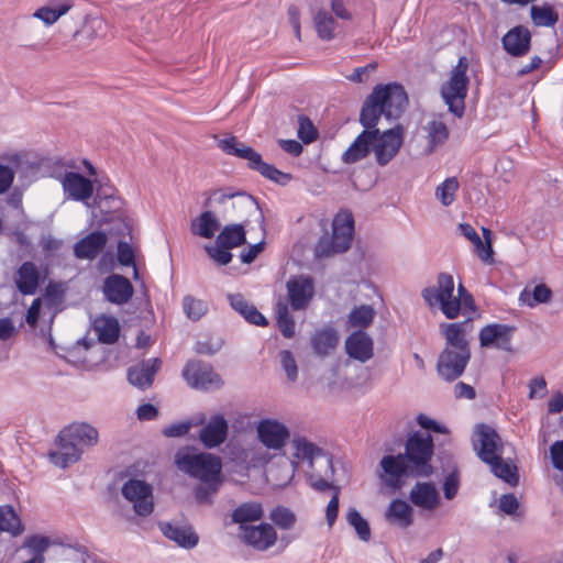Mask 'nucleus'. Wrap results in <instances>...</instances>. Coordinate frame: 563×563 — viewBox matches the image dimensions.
Wrapping results in <instances>:
<instances>
[{
	"label": "nucleus",
	"instance_id": "20",
	"mask_svg": "<svg viewBox=\"0 0 563 563\" xmlns=\"http://www.w3.org/2000/svg\"><path fill=\"white\" fill-rule=\"evenodd\" d=\"M241 539L257 550H267L276 542L277 534L268 523L250 526L240 531Z\"/></svg>",
	"mask_w": 563,
	"mask_h": 563
},
{
	"label": "nucleus",
	"instance_id": "8",
	"mask_svg": "<svg viewBox=\"0 0 563 563\" xmlns=\"http://www.w3.org/2000/svg\"><path fill=\"white\" fill-rule=\"evenodd\" d=\"M218 146L229 155H234L239 158L246 159L249 162L250 168L257 170L262 176L279 185H286L291 179L289 174L283 173L275 166L265 163L262 159L260 153L240 142L235 136H229L219 140Z\"/></svg>",
	"mask_w": 563,
	"mask_h": 563
},
{
	"label": "nucleus",
	"instance_id": "42",
	"mask_svg": "<svg viewBox=\"0 0 563 563\" xmlns=\"http://www.w3.org/2000/svg\"><path fill=\"white\" fill-rule=\"evenodd\" d=\"M375 310L369 305H361L352 309L347 316V325L350 328L365 329L374 320Z\"/></svg>",
	"mask_w": 563,
	"mask_h": 563
},
{
	"label": "nucleus",
	"instance_id": "59",
	"mask_svg": "<svg viewBox=\"0 0 563 563\" xmlns=\"http://www.w3.org/2000/svg\"><path fill=\"white\" fill-rule=\"evenodd\" d=\"M324 379L329 391L332 394L339 393L344 386V377L341 376L338 366H333Z\"/></svg>",
	"mask_w": 563,
	"mask_h": 563
},
{
	"label": "nucleus",
	"instance_id": "38",
	"mask_svg": "<svg viewBox=\"0 0 563 563\" xmlns=\"http://www.w3.org/2000/svg\"><path fill=\"white\" fill-rule=\"evenodd\" d=\"M530 18L536 26L552 27L559 21V13L552 4L542 3L530 8Z\"/></svg>",
	"mask_w": 563,
	"mask_h": 563
},
{
	"label": "nucleus",
	"instance_id": "25",
	"mask_svg": "<svg viewBox=\"0 0 563 563\" xmlns=\"http://www.w3.org/2000/svg\"><path fill=\"white\" fill-rule=\"evenodd\" d=\"M385 520L394 527L407 529L413 523V509L404 499H394L385 511Z\"/></svg>",
	"mask_w": 563,
	"mask_h": 563
},
{
	"label": "nucleus",
	"instance_id": "44",
	"mask_svg": "<svg viewBox=\"0 0 563 563\" xmlns=\"http://www.w3.org/2000/svg\"><path fill=\"white\" fill-rule=\"evenodd\" d=\"M297 470V461L284 460L283 470L279 472L277 468H271L268 471V478L275 486L285 487L292 481Z\"/></svg>",
	"mask_w": 563,
	"mask_h": 563
},
{
	"label": "nucleus",
	"instance_id": "33",
	"mask_svg": "<svg viewBox=\"0 0 563 563\" xmlns=\"http://www.w3.org/2000/svg\"><path fill=\"white\" fill-rule=\"evenodd\" d=\"M220 220L212 211H205L191 221V232L203 239H212L220 229Z\"/></svg>",
	"mask_w": 563,
	"mask_h": 563
},
{
	"label": "nucleus",
	"instance_id": "52",
	"mask_svg": "<svg viewBox=\"0 0 563 563\" xmlns=\"http://www.w3.org/2000/svg\"><path fill=\"white\" fill-rule=\"evenodd\" d=\"M271 520L283 529H289L294 526L296 517L292 511L285 507H277L271 512Z\"/></svg>",
	"mask_w": 563,
	"mask_h": 563
},
{
	"label": "nucleus",
	"instance_id": "17",
	"mask_svg": "<svg viewBox=\"0 0 563 563\" xmlns=\"http://www.w3.org/2000/svg\"><path fill=\"white\" fill-rule=\"evenodd\" d=\"M515 328L503 323H492L479 332V342L485 347H496L503 351H511V339Z\"/></svg>",
	"mask_w": 563,
	"mask_h": 563
},
{
	"label": "nucleus",
	"instance_id": "35",
	"mask_svg": "<svg viewBox=\"0 0 563 563\" xmlns=\"http://www.w3.org/2000/svg\"><path fill=\"white\" fill-rule=\"evenodd\" d=\"M16 287L22 294L33 295L38 286V271L32 262H25L16 273Z\"/></svg>",
	"mask_w": 563,
	"mask_h": 563
},
{
	"label": "nucleus",
	"instance_id": "15",
	"mask_svg": "<svg viewBox=\"0 0 563 563\" xmlns=\"http://www.w3.org/2000/svg\"><path fill=\"white\" fill-rule=\"evenodd\" d=\"M287 295L294 310H305L314 296V283L308 276H294L286 284Z\"/></svg>",
	"mask_w": 563,
	"mask_h": 563
},
{
	"label": "nucleus",
	"instance_id": "6",
	"mask_svg": "<svg viewBox=\"0 0 563 563\" xmlns=\"http://www.w3.org/2000/svg\"><path fill=\"white\" fill-rule=\"evenodd\" d=\"M84 172L74 165L67 166L64 173L55 175L59 181L65 200L87 203L95 194L98 183L97 169L87 159L81 162Z\"/></svg>",
	"mask_w": 563,
	"mask_h": 563
},
{
	"label": "nucleus",
	"instance_id": "37",
	"mask_svg": "<svg viewBox=\"0 0 563 563\" xmlns=\"http://www.w3.org/2000/svg\"><path fill=\"white\" fill-rule=\"evenodd\" d=\"M263 516L262 505L258 503H245L239 506L232 514V520L240 525V531L250 527L247 523L257 521Z\"/></svg>",
	"mask_w": 563,
	"mask_h": 563
},
{
	"label": "nucleus",
	"instance_id": "10",
	"mask_svg": "<svg viewBox=\"0 0 563 563\" xmlns=\"http://www.w3.org/2000/svg\"><path fill=\"white\" fill-rule=\"evenodd\" d=\"M371 132H375L372 141L375 161L379 166H386L399 153L404 144L405 129L401 124H396L394 128L385 131H380L375 126L371 129Z\"/></svg>",
	"mask_w": 563,
	"mask_h": 563
},
{
	"label": "nucleus",
	"instance_id": "61",
	"mask_svg": "<svg viewBox=\"0 0 563 563\" xmlns=\"http://www.w3.org/2000/svg\"><path fill=\"white\" fill-rule=\"evenodd\" d=\"M40 245L47 256L56 255L63 246V241L51 234L43 235Z\"/></svg>",
	"mask_w": 563,
	"mask_h": 563
},
{
	"label": "nucleus",
	"instance_id": "18",
	"mask_svg": "<svg viewBox=\"0 0 563 563\" xmlns=\"http://www.w3.org/2000/svg\"><path fill=\"white\" fill-rule=\"evenodd\" d=\"M199 440L207 449L220 446L228 438L229 424L222 415H213L207 422H202Z\"/></svg>",
	"mask_w": 563,
	"mask_h": 563
},
{
	"label": "nucleus",
	"instance_id": "64",
	"mask_svg": "<svg viewBox=\"0 0 563 563\" xmlns=\"http://www.w3.org/2000/svg\"><path fill=\"white\" fill-rule=\"evenodd\" d=\"M550 455L553 466L563 471V441H556L551 445Z\"/></svg>",
	"mask_w": 563,
	"mask_h": 563
},
{
	"label": "nucleus",
	"instance_id": "19",
	"mask_svg": "<svg viewBox=\"0 0 563 563\" xmlns=\"http://www.w3.org/2000/svg\"><path fill=\"white\" fill-rule=\"evenodd\" d=\"M410 501L426 511L437 510L442 500L437 486L430 482L417 483L409 493Z\"/></svg>",
	"mask_w": 563,
	"mask_h": 563
},
{
	"label": "nucleus",
	"instance_id": "53",
	"mask_svg": "<svg viewBox=\"0 0 563 563\" xmlns=\"http://www.w3.org/2000/svg\"><path fill=\"white\" fill-rule=\"evenodd\" d=\"M203 422V415L192 419L191 421H184L168 426L164 429V434L169 438L181 437L186 434L192 426Z\"/></svg>",
	"mask_w": 563,
	"mask_h": 563
},
{
	"label": "nucleus",
	"instance_id": "13",
	"mask_svg": "<svg viewBox=\"0 0 563 563\" xmlns=\"http://www.w3.org/2000/svg\"><path fill=\"white\" fill-rule=\"evenodd\" d=\"M183 377L195 389L212 390L222 386V379L213 368L200 361H190L183 369Z\"/></svg>",
	"mask_w": 563,
	"mask_h": 563
},
{
	"label": "nucleus",
	"instance_id": "55",
	"mask_svg": "<svg viewBox=\"0 0 563 563\" xmlns=\"http://www.w3.org/2000/svg\"><path fill=\"white\" fill-rule=\"evenodd\" d=\"M205 250L210 258H212L219 265H227L232 260V254L230 253L231 249L220 246L217 242L216 245H206Z\"/></svg>",
	"mask_w": 563,
	"mask_h": 563
},
{
	"label": "nucleus",
	"instance_id": "34",
	"mask_svg": "<svg viewBox=\"0 0 563 563\" xmlns=\"http://www.w3.org/2000/svg\"><path fill=\"white\" fill-rule=\"evenodd\" d=\"M339 343L338 332L333 328H324L311 338V346L316 354L325 356L329 355Z\"/></svg>",
	"mask_w": 563,
	"mask_h": 563
},
{
	"label": "nucleus",
	"instance_id": "27",
	"mask_svg": "<svg viewBox=\"0 0 563 563\" xmlns=\"http://www.w3.org/2000/svg\"><path fill=\"white\" fill-rule=\"evenodd\" d=\"M107 241L106 233L92 232L75 244V256L80 260H92L103 250Z\"/></svg>",
	"mask_w": 563,
	"mask_h": 563
},
{
	"label": "nucleus",
	"instance_id": "31",
	"mask_svg": "<svg viewBox=\"0 0 563 563\" xmlns=\"http://www.w3.org/2000/svg\"><path fill=\"white\" fill-rule=\"evenodd\" d=\"M231 307L240 313L247 322L255 325H266V318L251 303H249L241 294L228 295Z\"/></svg>",
	"mask_w": 563,
	"mask_h": 563
},
{
	"label": "nucleus",
	"instance_id": "54",
	"mask_svg": "<svg viewBox=\"0 0 563 563\" xmlns=\"http://www.w3.org/2000/svg\"><path fill=\"white\" fill-rule=\"evenodd\" d=\"M318 135L317 129L307 117H299L298 120V137L306 144L316 140Z\"/></svg>",
	"mask_w": 563,
	"mask_h": 563
},
{
	"label": "nucleus",
	"instance_id": "26",
	"mask_svg": "<svg viewBox=\"0 0 563 563\" xmlns=\"http://www.w3.org/2000/svg\"><path fill=\"white\" fill-rule=\"evenodd\" d=\"M292 446L295 449L294 460L307 462L309 467H313V462L318 459H322L327 467H331L332 462L329 457L323 455V452L312 442L308 441L303 437H295L292 439Z\"/></svg>",
	"mask_w": 563,
	"mask_h": 563
},
{
	"label": "nucleus",
	"instance_id": "5",
	"mask_svg": "<svg viewBox=\"0 0 563 563\" xmlns=\"http://www.w3.org/2000/svg\"><path fill=\"white\" fill-rule=\"evenodd\" d=\"M459 296H454V279L448 273H441L438 276L437 284L426 287L421 291V296L426 303L431 308H439L448 319L459 317L461 307L472 303L471 295L460 285L457 288Z\"/></svg>",
	"mask_w": 563,
	"mask_h": 563
},
{
	"label": "nucleus",
	"instance_id": "56",
	"mask_svg": "<svg viewBox=\"0 0 563 563\" xmlns=\"http://www.w3.org/2000/svg\"><path fill=\"white\" fill-rule=\"evenodd\" d=\"M280 363L290 382H295L298 377V367L295 357L289 351H282Z\"/></svg>",
	"mask_w": 563,
	"mask_h": 563
},
{
	"label": "nucleus",
	"instance_id": "3",
	"mask_svg": "<svg viewBox=\"0 0 563 563\" xmlns=\"http://www.w3.org/2000/svg\"><path fill=\"white\" fill-rule=\"evenodd\" d=\"M408 104L402 86L387 84L376 86L367 97L360 115L361 124L366 129L375 128L380 117L387 121L400 118Z\"/></svg>",
	"mask_w": 563,
	"mask_h": 563
},
{
	"label": "nucleus",
	"instance_id": "23",
	"mask_svg": "<svg viewBox=\"0 0 563 563\" xmlns=\"http://www.w3.org/2000/svg\"><path fill=\"white\" fill-rule=\"evenodd\" d=\"M102 290L104 297L112 303L122 305L133 296L130 280L121 275L113 274L106 278Z\"/></svg>",
	"mask_w": 563,
	"mask_h": 563
},
{
	"label": "nucleus",
	"instance_id": "28",
	"mask_svg": "<svg viewBox=\"0 0 563 563\" xmlns=\"http://www.w3.org/2000/svg\"><path fill=\"white\" fill-rule=\"evenodd\" d=\"M375 132L366 129L357 135L354 142L342 154V161L345 164H353L364 159L372 151V141Z\"/></svg>",
	"mask_w": 563,
	"mask_h": 563
},
{
	"label": "nucleus",
	"instance_id": "29",
	"mask_svg": "<svg viewBox=\"0 0 563 563\" xmlns=\"http://www.w3.org/2000/svg\"><path fill=\"white\" fill-rule=\"evenodd\" d=\"M159 366L161 361L158 358L148 360L141 365L130 368L128 379L133 386L145 389L152 385Z\"/></svg>",
	"mask_w": 563,
	"mask_h": 563
},
{
	"label": "nucleus",
	"instance_id": "14",
	"mask_svg": "<svg viewBox=\"0 0 563 563\" xmlns=\"http://www.w3.org/2000/svg\"><path fill=\"white\" fill-rule=\"evenodd\" d=\"M473 444L479 459L485 463L492 462L496 456L504 454V444L500 437L495 429L486 424L476 427Z\"/></svg>",
	"mask_w": 563,
	"mask_h": 563
},
{
	"label": "nucleus",
	"instance_id": "40",
	"mask_svg": "<svg viewBox=\"0 0 563 563\" xmlns=\"http://www.w3.org/2000/svg\"><path fill=\"white\" fill-rule=\"evenodd\" d=\"M501 456L503 455L496 456L494 461L487 462V464L498 478L505 481L510 486H516L519 481L517 467L511 462L504 460Z\"/></svg>",
	"mask_w": 563,
	"mask_h": 563
},
{
	"label": "nucleus",
	"instance_id": "32",
	"mask_svg": "<svg viewBox=\"0 0 563 563\" xmlns=\"http://www.w3.org/2000/svg\"><path fill=\"white\" fill-rule=\"evenodd\" d=\"M93 330L100 342L112 344L119 338L120 324L117 318L102 314L93 320Z\"/></svg>",
	"mask_w": 563,
	"mask_h": 563
},
{
	"label": "nucleus",
	"instance_id": "45",
	"mask_svg": "<svg viewBox=\"0 0 563 563\" xmlns=\"http://www.w3.org/2000/svg\"><path fill=\"white\" fill-rule=\"evenodd\" d=\"M185 316L191 321L200 320L209 309L208 302L191 295H186L181 302Z\"/></svg>",
	"mask_w": 563,
	"mask_h": 563
},
{
	"label": "nucleus",
	"instance_id": "21",
	"mask_svg": "<svg viewBox=\"0 0 563 563\" xmlns=\"http://www.w3.org/2000/svg\"><path fill=\"white\" fill-rule=\"evenodd\" d=\"M504 49L512 57H521L530 49L531 33L522 25L510 29L501 38Z\"/></svg>",
	"mask_w": 563,
	"mask_h": 563
},
{
	"label": "nucleus",
	"instance_id": "11",
	"mask_svg": "<svg viewBox=\"0 0 563 563\" xmlns=\"http://www.w3.org/2000/svg\"><path fill=\"white\" fill-rule=\"evenodd\" d=\"M257 440L264 448L282 451L290 439L288 427L277 418H263L255 424Z\"/></svg>",
	"mask_w": 563,
	"mask_h": 563
},
{
	"label": "nucleus",
	"instance_id": "48",
	"mask_svg": "<svg viewBox=\"0 0 563 563\" xmlns=\"http://www.w3.org/2000/svg\"><path fill=\"white\" fill-rule=\"evenodd\" d=\"M314 26L319 37L322 40H332L336 29V22L332 14L327 11H319L313 18Z\"/></svg>",
	"mask_w": 563,
	"mask_h": 563
},
{
	"label": "nucleus",
	"instance_id": "39",
	"mask_svg": "<svg viewBox=\"0 0 563 563\" xmlns=\"http://www.w3.org/2000/svg\"><path fill=\"white\" fill-rule=\"evenodd\" d=\"M228 199H234L235 200L233 202L234 207L238 205V206H241V207H245L247 209H254V210L257 209V203H256V201L254 200L253 197H251L249 195H245V194H239V192H236V194H229V192H225L223 190H214V191H212V194L208 198V201H207L206 206H211L212 203L222 205Z\"/></svg>",
	"mask_w": 563,
	"mask_h": 563
},
{
	"label": "nucleus",
	"instance_id": "41",
	"mask_svg": "<svg viewBox=\"0 0 563 563\" xmlns=\"http://www.w3.org/2000/svg\"><path fill=\"white\" fill-rule=\"evenodd\" d=\"M245 242V231L241 224L225 225L217 238V243L227 249L240 246Z\"/></svg>",
	"mask_w": 563,
	"mask_h": 563
},
{
	"label": "nucleus",
	"instance_id": "60",
	"mask_svg": "<svg viewBox=\"0 0 563 563\" xmlns=\"http://www.w3.org/2000/svg\"><path fill=\"white\" fill-rule=\"evenodd\" d=\"M459 487H460V478H459L457 473L456 472L450 473L445 477L444 483H443L444 497L448 500H452L457 495Z\"/></svg>",
	"mask_w": 563,
	"mask_h": 563
},
{
	"label": "nucleus",
	"instance_id": "43",
	"mask_svg": "<svg viewBox=\"0 0 563 563\" xmlns=\"http://www.w3.org/2000/svg\"><path fill=\"white\" fill-rule=\"evenodd\" d=\"M0 531L9 532L14 537L23 532L21 520L11 506H0Z\"/></svg>",
	"mask_w": 563,
	"mask_h": 563
},
{
	"label": "nucleus",
	"instance_id": "58",
	"mask_svg": "<svg viewBox=\"0 0 563 563\" xmlns=\"http://www.w3.org/2000/svg\"><path fill=\"white\" fill-rule=\"evenodd\" d=\"M33 18L40 20L47 27L54 25L60 19L47 4L37 8Z\"/></svg>",
	"mask_w": 563,
	"mask_h": 563
},
{
	"label": "nucleus",
	"instance_id": "62",
	"mask_svg": "<svg viewBox=\"0 0 563 563\" xmlns=\"http://www.w3.org/2000/svg\"><path fill=\"white\" fill-rule=\"evenodd\" d=\"M118 260L124 266H134V253L130 244L125 242L119 243Z\"/></svg>",
	"mask_w": 563,
	"mask_h": 563
},
{
	"label": "nucleus",
	"instance_id": "46",
	"mask_svg": "<svg viewBox=\"0 0 563 563\" xmlns=\"http://www.w3.org/2000/svg\"><path fill=\"white\" fill-rule=\"evenodd\" d=\"M459 187L457 178L449 177L435 188L434 196L442 206L449 207L454 202Z\"/></svg>",
	"mask_w": 563,
	"mask_h": 563
},
{
	"label": "nucleus",
	"instance_id": "24",
	"mask_svg": "<svg viewBox=\"0 0 563 563\" xmlns=\"http://www.w3.org/2000/svg\"><path fill=\"white\" fill-rule=\"evenodd\" d=\"M345 350L350 357L365 363L373 357V340L367 333L355 331L346 339Z\"/></svg>",
	"mask_w": 563,
	"mask_h": 563
},
{
	"label": "nucleus",
	"instance_id": "49",
	"mask_svg": "<svg viewBox=\"0 0 563 563\" xmlns=\"http://www.w3.org/2000/svg\"><path fill=\"white\" fill-rule=\"evenodd\" d=\"M277 324L285 338H292L295 335V320L289 312L288 306L284 302H278L276 306Z\"/></svg>",
	"mask_w": 563,
	"mask_h": 563
},
{
	"label": "nucleus",
	"instance_id": "51",
	"mask_svg": "<svg viewBox=\"0 0 563 563\" xmlns=\"http://www.w3.org/2000/svg\"><path fill=\"white\" fill-rule=\"evenodd\" d=\"M346 520L349 525L354 528L355 532L362 541L366 542L371 539L369 525L356 509H350L347 511Z\"/></svg>",
	"mask_w": 563,
	"mask_h": 563
},
{
	"label": "nucleus",
	"instance_id": "63",
	"mask_svg": "<svg viewBox=\"0 0 563 563\" xmlns=\"http://www.w3.org/2000/svg\"><path fill=\"white\" fill-rule=\"evenodd\" d=\"M46 4L62 18L74 8L75 2L74 0H47Z\"/></svg>",
	"mask_w": 563,
	"mask_h": 563
},
{
	"label": "nucleus",
	"instance_id": "22",
	"mask_svg": "<svg viewBox=\"0 0 563 563\" xmlns=\"http://www.w3.org/2000/svg\"><path fill=\"white\" fill-rule=\"evenodd\" d=\"M159 529L167 539L174 541L180 548L194 549L199 542L198 534L189 525L162 522Z\"/></svg>",
	"mask_w": 563,
	"mask_h": 563
},
{
	"label": "nucleus",
	"instance_id": "2",
	"mask_svg": "<svg viewBox=\"0 0 563 563\" xmlns=\"http://www.w3.org/2000/svg\"><path fill=\"white\" fill-rule=\"evenodd\" d=\"M175 463L178 470L200 481L195 490L196 500L200 504H211L222 483L221 459L211 453L184 450L177 452Z\"/></svg>",
	"mask_w": 563,
	"mask_h": 563
},
{
	"label": "nucleus",
	"instance_id": "30",
	"mask_svg": "<svg viewBox=\"0 0 563 563\" xmlns=\"http://www.w3.org/2000/svg\"><path fill=\"white\" fill-rule=\"evenodd\" d=\"M467 327V322L442 324L441 330L446 341L444 350H453L454 352H470L466 341Z\"/></svg>",
	"mask_w": 563,
	"mask_h": 563
},
{
	"label": "nucleus",
	"instance_id": "50",
	"mask_svg": "<svg viewBox=\"0 0 563 563\" xmlns=\"http://www.w3.org/2000/svg\"><path fill=\"white\" fill-rule=\"evenodd\" d=\"M484 240L481 238L478 242L473 243L474 251L477 256L486 264H492L494 262V251L492 246V232L489 229L482 228Z\"/></svg>",
	"mask_w": 563,
	"mask_h": 563
},
{
	"label": "nucleus",
	"instance_id": "16",
	"mask_svg": "<svg viewBox=\"0 0 563 563\" xmlns=\"http://www.w3.org/2000/svg\"><path fill=\"white\" fill-rule=\"evenodd\" d=\"M471 357V352H454L443 350L438 360L437 369L445 380H454L460 377Z\"/></svg>",
	"mask_w": 563,
	"mask_h": 563
},
{
	"label": "nucleus",
	"instance_id": "1",
	"mask_svg": "<svg viewBox=\"0 0 563 563\" xmlns=\"http://www.w3.org/2000/svg\"><path fill=\"white\" fill-rule=\"evenodd\" d=\"M433 443L430 435L413 434L406 442V452L385 455L379 462L378 477L384 487L393 493L399 490L409 476H429L432 473L430 459Z\"/></svg>",
	"mask_w": 563,
	"mask_h": 563
},
{
	"label": "nucleus",
	"instance_id": "7",
	"mask_svg": "<svg viewBox=\"0 0 563 563\" xmlns=\"http://www.w3.org/2000/svg\"><path fill=\"white\" fill-rule=\"evenodd\" d=\"M354 236V218L350 211L341 210L332 220L331 235H323L318 241L314 253L317 257H329L346 252Z\"/></svg>",
	"mask_w": 563,
	"mask_h": 563
},
{
	"label": "nucleus",
	"instance_id": "12",
	"mask_svg": "<svg viewBox=\"0 0 563 563\" xmlns=\"http://www.w3.org/2000/svg\"><path fill=\"white\" fill-rule=\"evenodd\" d=\"M123 497L133 506L136 515L147 517L154 509L151 485L141 479H130L121 488Z\"/></svg>",
	"mask_w": 563,
	"mask_h": 563
},
{
	"label": "nucleus",
	"instance_id": "9",
	"mask_svg": "<svg viewBox=\"0 0 563 563\" xmlns=\"http://www.w3.org/2000/svg\"><path fill=\"white\" fill-rule=\"evenodd\" d=\"M468 60L460 57L457 64L450 73L449 79L441 87V96L449 108V111L461 118L465 109V98L468 88Z\"/></svg>",
	"mask_w": 563,
	"mask_h": 563
},
{
	"label": "nucleus",
	"instance_id": "4",
	"mask_svg": "<svg viewBox=\"0 0 563 563\" xmlns=\"http://www.w3.org/2000/svg\"><path fill=\"white\" fill-rule=\"evenodd\" d=\"M99 432L88 422H73L58 433L56 450L49 452L51 462L65 468L80 460L84 452L98 443Z\"/></svg>",
	"mask_w": 563,
	"mask_h": 563
},
{
	"label": "nucleus",
	"instance_id": "47",
	"mask_svg": "<svg viewBox=\"0 0 563 563\" xmlns=\"http://www.w3.org/2000/svg\"><path fill=\"white\" fill-rule=\"evenodd\" d=\"M423 130L427 133V137L430 144V150L432 151L435 146L444 143L449 136V130L444 122L438 119H433L429 121Z\"/></svg>",
	"mask_w": 563,
	"mask_h": 563
},
{
	"label": "nucleus",
	"instance_id": "36",
	"mask_svg": "<svg viewBox=\"0 0 563 563\" xmlns=\"http://www.w3.org/2000/svg\"><path fill=\"white\" fill-rule=\"evenodd\" d=\"M551 297V289L545 284H538L533 287H525L519 295V302L522 306L533 308L540 303L549 302Z\"/></svg>",
	"mask_w": 563,
	"mask_h": 563
},
{
	"label": "nucleus",
	"instance_id": "57",
	"mask_svg": "<svg viewBox=\"0 0 563 563\" xmlns=\"http://www.w3.org/2000/svg\"><path fill=\"white\" fill-rule=\"evenodd\" d=\"M519 508V501L514 494H505L498 500V510L507 516H512Z\"/></svg>",
	"mask_w": 563,
	"mask_h": 563
}]
</instances>
